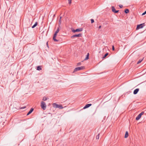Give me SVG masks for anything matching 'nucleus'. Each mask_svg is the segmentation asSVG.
<instances>
[{
    "mask_svg": "<svg viewBox=\"0 0 146 146\" xmlns=\"http://www.w3.org/2000/svg\"><path fill=\"white\" fill-rule=\"evenodd\" d=\"M85 68V67L84 66H81L80 67H78L76 68L73 71V72H75L76 71H78L79 70H82L84 69Z\"/></svg>",
    "mask_w": 146,
    "mask_h": 146,
    "instance_id": "f257e3e1",
    "label": "nucleus"
},
{
    "mask_svg": "<svg viewBox=\"0 0 146 146\" xmlns=\"http://www.w3.org/2000/svg\"><path fill=\"white\" fill-rule=\"evenodd\" d=\"M91 23H93L94 22V20L93 19H91Z\"/></svg>",
    "mask_w": 146,
    "mask_h": 146,
    "instance_id": "cd10ccee",
    "label": "nucleus"
},
{
    "mask_svg": "<svg viewBox=\"0 0 146 146\" xmlns=\"http://www.w3.org/2000/svg\"><path fill=\"white\" fill-rule=\"evenodd\" d=\"M92 104H86L85 106L83 108V109H85L88 107H90V106H91Z\"/></svg>",
    "mask_w": 146,
    "mask_h": 146,
    "instance_id": "0eeeda50",
    "label": "nucleus"
},
{
    "mask_svg": "<svg viewBox=\"0 0 146 146\" xmlns=\"http://www.w3.org/2000/svg\"><path fill=\"white\" fill-rule=\"evenodd\" d=\"M119 11V10H115V12H114V13H117Z\"/></svg>",
    "mask_w": 146,
    "mask_h": 146,
    "instance_id": "c756f323",
    "label": "nucleus"
},
{
    "mask_svg": "<svg viewBox=\"0 0 146 146\" xmlns=\"http://www.w3.org/2000/svg\"><path fill=\"white\" fill-rule=\"evenodd\" d=\"M142 60H141V59L139 60V61L137 62V64H139L142 61Z\"/></svg>",
    "mask_w": 146,
    "mask_h": 146,
    "instance_id": "b1692460",
    "label": "nucleus"
},
{
    "mask_svg": "<svg viewBox=\"0 0 146 146\" xmlns=\"http://www.w3.org/2000/svg\"><path fill=\"white\" fill-rule=\"evenodd\" d=\"M34 110V109L33 108H31L30 109V110L29 111L28 113H27V115H28L30 114Z\"/></svg>",
    "mask_w": 146,
    "mask_h": 146,
    "instance_id": "1a4fd4ad",
    "label": "nucleus"
},
{
    "mask_svg": "<svg viewBox=\"0 0 146 146\" xmlns=\"http://www.w3.org/2000/svg\"><path fill=\"white\" fill-rule=\"evenodd\" d=\"M129 10L128 9H126L125 10L124 12L126 13H128L129 12Z\"/></svg>",
    "mask_w": 146,
    "mask_h": 146,
    "instance_id": "a211bd4d",
    "label": "nucleus"
},
{
    "mask_svg": "<svg viewBox=\"0 0 146 146\" xmlns=\"http://www.w3.org/2000/svg\"><path fill=\"white\" fill-rule=\"evenodd\" d=\"M61 17H60V20H61Z\"/></svg>",
    "mask_w": 146,
    "mask_h": 146,
    "instance_id": "c9c22d12",
    "label": "nucleus"
},
{
    "mask_svg": "<svg viewBox=\"0 0 146 146\" xmlns=\"http://www.w3.org/2000/svg\"><path fill=\"white\" fill-rule=\"evenodd\" d=\"M112 50H115V48L114 45L112 46Z\"/></svg>",
    "mask_w": 146,
    "mask_h": 146,
    "instance_id": "c85d7f7f",
    "label": "nucleus"
},
{
    "mask_svg": "<svg viewBox=\"0 0 146 146\" xmlns=\"http://www.w3.org/2000/svg\"><path fill=\"white\" fill-rule=\"evenodd\" d=\"M55 15H54V16H55Z\"/></svg>",
    "mask_w": 146,
    "mask_h": 146,
    "instance_id": "4c0bfd02",
    "label": "nucleus"
},
{
    "mask_svg": "<svg viewBox=\"0 0 146 146\" xmlns=\"http://www.w3.org/2000/svg\"><path fill=\"white\" fill-rule=\"evenodd\" d=\"M144 113V112L142 111L136 117V120H139L141 117V116Z\"/></svg>",
    "mask_w": 146,
    "mask_h": 146,
    "instance_id": "20e7f679",
    "label": "nucleus"
},
{
    "mask_svg": "<svg viewBox=\"0 0 146 146\" xmlns=\"http://www.w3.org/2000/svg\"><path fill=\"white\" fill-rule=\"evenodd\" d=\"M128 135H128V132L127 131H126L125 132V134L124 137L125 138H127L128 137Z\"/></svg>",
    "mask_w": 146,
    "mask_h": 146,
    "instance_id": "9d476101",
    "label": "nucleus"
},
{
    "mask_svg": "<svg viewBox=\"0 0 146 146\" xmlns=\"http://www.w3.org/2000/svg\"><path fill=\"white\" fill-rule=\"evenodd\" d=\"M53 105L54 107L55 108H58V104H57L56 103H54L53 104Z\"/></svg>",
    "mask_w": 146,
    "mask_h": 146,
    "instance_id": "4468645a",
    "label": "nucleus"
},
{
    "mask_svg": "<svg viewBox=\"0 0 146 146\" xmlns=\"http://www.w3.org/2000/svg\"><path fill=\"white\" fill-rule=\"evenodd\" d=\"M68 3L70 4H71L72 3V0H68Z\"/></svg>",
    "mask_w": 146,
    "mask_h": 146,
    "instance_id": "393cba45",
    "label": "nucleus"
},
{
    "mask_svg": "<svg viewBox=\"0 0 146 146\" xmlns=\"http://www.w3.org/2000/svg\"><path fill=\"white\" fill-rule=\"evenodd\" d=\"M53 40H54V41L55 42H58V40L56 39V38H53Z\"/></svg>",
    "mask_w": 146,
    "mask_h": 146,
    "instance_id": "412c9836",
    "label": "nucleus"
},
{
    "mask_svg": "<svg viewBox=\"0 0 146 146\" xmlns=\"http://www.w3.org/2000/svg\"><path fill=\"white\" fill-rule=\"evenodd\" d=\"M82 28L78 29L76 30L73 29L72 30V31L73 33H75L77 32H80L82 31Z\"/></svg>",
    "mask_w": 146,
    "mask_h": 146,
    "instance_id": "423d86ee",
    "label": "nucleus"
},
{
    "mask_svg": "<svg viewBox=\"0 0 146 146\" xmlns=\"http://www.w3.org/2000/svg\"><path fill=\"white\" fill-rule=\"evenodd\" d=\"M81 62H80L77 64V66H79L81 65Z\"/></svg>",
    "mask_w": 146,
    "mask_h": 146,
    "instance_id": "a878e982",
    "label": "nucleus"
},
{
    "mask_svg": "<svg viewBox=\"0 0 146 146\" xmlns=\"http://www.w3.org/2000/svg\"><path fill=\"white\" fill-rule=\"evenodd\" d=\"M26 108V106H24V107H22L21 108V109H24L25 108Z\"/></svg>",
    "mask_w": 146,
    "mask_h": 146,
    "instance_id": "7c9ffc66",
    "label": "nucleus"
},
{
    "mask_svg": "<svg viewBox=\"0 0 146 146\" xmlns=\"http://www.w3.org/2000/svg\"><path fill=\"white\" fill-rule=\"evenodd\" d=\"M60 28V26L59 25L56 31L55 32V33H56L57 34V33H58L59 31Z\"/></svg>",
    "mask_w": 146,
    "mask_h": 146,
    "instance_id": "9b49d317",
    "label": "nucleus"
},
{
    "mask_svg": "<svg viewBox=\"0 0 146 146\" xmlns=\"http://www.w3.org/2000/svg\"><path fill=\"white\" fill-rule=\"evenodd\" d=\"M139 90V88H137L135 90L133 91V94H137L138 91Z\"/></svg>",
    "mask_w": 146,
    "mask_h": 146,
    "instance_id": "6e6552de",
    "label": "nucleus"
},
{
    "mask_svg": "<svg viewBox=\"0 0 146 146\" xmlns=\"http://www.w3.org/2000/svg\"><path fill=\"white\" fill-rule=\"evenodd\" d=\"M108 54V53H106L105 55H104V56L103 57V58H106Z\"/></svg>",
    "mask_w": 146,
    "mask_h": 146,
    "instance_id": "6ab92c4d",
    "label": "nucleus"
},
{
    "mask_svg": "<svg viewBox=\"0 0 146 146\" xmlns=\"http://www.w3.org/2000/svg\"><path fill=\"white\" fill-rule=\"evenodd\" d=\"M119 6L121 8H122L123 7V6L122 5H119Z\"/></svg>",
    "mask_w": 146,
    "mask_h": 146,
    "instance_id": "bb28decb",
    "label": "nucleus"
},
{
    "mask_svg": "<svg viewBox=\"0 0 146 146\" xmlns=\"http://www.w3.org/2000/svg\"><path fill=\"white\" fill-rule=\"evenodd\" d=\"M40 106L41 108L44 110L46 109V105L44 102L42 101L41 103Z\"/></svg>",
    "mask_w": 146,
    "mask_h": 146,
    "instance_id": "f03ea898",
    "label": "nucleus"
},
{
    "mask_svg": "<svg viewBox=\"0 0 146 146\" xmlns=\"http://www.w3.org/2000/svg\"><path fill=\"white\" fill-rule=\"evenodd\" d=\"M101 26H99V27L98 28H99V29H100V28H101Z\"/></svg>",
    "mask_w": 146,
    "mask_h": 146,
    "instance_id": "72a5a7b5",
    "label": "nucleus"
},
{
    "mask_svg": "<svg viewBox=\"0 0 146 146\" xmlns=\"http://www.w3.org/2000/svg\"><path fill=\"white\" fill-rule=\"evenodd\" d=\"M64 108L62 107V106L61 105H58V108H59L60 109H62Z\"/></svg>",
    "mask_w": 146,
    "mask_h": 146,
    "instance_id": "2eb2a0df",
    "label": "nucleus"
},
{
    "mask_svg": "<svg viewBox=\"0 0 146 146\" xmlns=\"http://www.w3.org/2000/svg\"><path fill=\"white\" fill-rule=\"evenodd\" d=\"M89 53L87 54L86 55V58L84 59V60H86L89 59Z\"/></svg>",
    "mask_w": 146,
    "mask_h": 146,
    "instance_id": "f8f14e48",
    "label": "nucleus"
},
{
    "mask_svg": "<svg viewBox=\"0 0 146 146\" xmlns=\"http://www.w3.org/2000/svg\"><path fill=\"white\" fill-rule=\"evenodd\" d=\"M144 12L146 14V11Z\"/></svg>",
    "mask_w": 146,
    "mask_h": 146,
    "instance_id": "e433bc0d",
    "label": "nucleus"
},
{
    "mask_svg": "<svg viewBox=\"0 0 146 146\" xmlns=\"http://www.w3.org/2000/svg\"><path fill=\"white\" fill-rule=\"evenodd\" d=\"M99 135H100V134L99 133L97 136H96V139H99Z\"/></svg>",
    "mask_w": 146,
    "mask_h": 146,
    "instance_id": "4be33fe9",
    "label": "nucleus"
},
{
    "mask_svg": "<svg viewBox=\"0 0 146 146\" xmlns=\"http://www.w3.org/2000/svg\"><path fill=\"white\" fill-rule=\"evenodd\" d=\"M59 24L60 25L61 23V20H59Z\"/></svg>",
    "mask_w": 146,
    "mask_h": 146,
    "instance_id": "2f4dec72",
    "label": "nucleus"
},
{
    "mask_svg": "<svg viewBox=\"0 0 146 146\" xmlns=\"http://www.w3.org/2000/svg\"><path fill=\"white\" fill-rule=\"evenodd\" d=\"M37 24H38V23L37 22H36L35 23V24L32 26V28H34L35 27H36L37 25Z\"/></svg>",
    "mask_w": 146,
    "mask_h": 146,
    "instance_id": "ddd939ff",
    "label": "nucleus"
},
{
    "mask_svg": "<svg viewBox=\"0 0 146 146\" xmlns=\"http://www.w3.org/2000/svg\"><path fill=\"white\" fill-rule=\"evenodd\" d=\"M42 70L41 66H38L37 67V70Z\"/></svg>",
    "mask_w": 146,
    "mask_h": 146,
    "instance_id": "dca6fc26",
    "label": "nucleus"
},
{
    "mask_svg": "<svg viewBox=\"0 0 146 146\" xmlns=\"http://www.w3.org/2000/svg\"><path fill=\"white\" fill-rule=\"evenodd\" d=\"M46 44H47V46H48V42H47L46 43Z\"/></svg>",
    "mask_w": 146,
    "mask_h": 146,
    "instance_id": "f704fd0d",
    "label": "nucleus"
},
{
    "mask_svg": "<svg viewBox=\"0 0 146 146\" xmlns=\"http://www.w3.org/2000/svg\"><path fill=\"white\" fill-rule=\"evenodd\" d=\"M112 11L114 13L115 11L116 10L115 7L113 6L111 7Z\"/></svg>",
    "mask_w": 146,
    "mask_h": 146,
    "instance_id": "f3484780",
    "label": "nucleus"
},
{
    "mask_svg": "<svg viewBox=\"0 0 146 146\" xmlns=\"http://www.w3.org/2000/svg\"><path fill=\"white\" fill-rule=\"evenodd\" d=\"M82 34L81 33H80L78 34H76L73 35L71 36V38H73L75 37H81L82 36Z\"/></svg>",
    "mask_w": 146,
    "mask_h": 146,
    "instance_id": "39448f33",
    "label": "nucleus"
},
{
    "mask_svg": "<svg viewBox=\"0 0 146 146\" xmlns=\"http://www.w3.org/2000/svg\"><path fill=\"white\" fill-rule=\"evenodd\" d=\"M145 26L144 23H142L139 25H138L137 26L136 28L137 29H140L142 28Z\"/></svg>",
    "mask_w": 146,
    "mask_h": 146,
    "instance_id": "7ed1b4c3",
    "label": "nucleus"
},
{
    "mask_svg": "<svg viewBox=\"0 0 146 146\" xmlns=\"http://www.w3.org/2000/svg\"><path fill=\"white\" fill-rule=\"evenodd\" d=\"M145 14H146V13L145 12H144L142 14V15H145Z\"/></svg>",
    "mask_w": 146,
    "mask_h": 146,
    "instance_id": "473e14b6",
    "label": "nucleus"
},
{
    "mask_svg": "<svg viewBox=\"0 0 146 146\" xmlns=\"http://www.w3.org/2000/svg\"><path fill=\"white\" fill-rule=\"evenodd\" d=\"M57 33H55L54 34L53 38H56V36H57Z\"/></svg>",
    "mask_w": 146,
    "mask_h": 146,
    "instance_id": "5701e85b",
    "label": "nucleus"
},
{
    "mask_svg": "<svg viewBox=\"0 0 146 146\" xmlns=\"http://www.w3.org/2000/svg\"><path fill=\"white\" fill-rule=\"evenodd\" d=\"M47 99V98L45 97H44L42 99V100L43 101H46Z\"/></svg>",
    "mask_w": 146,
    "mask_h": 146,
    "instance_id": "aec40b11",
    "label": "nucleus"
}]
</instances>
